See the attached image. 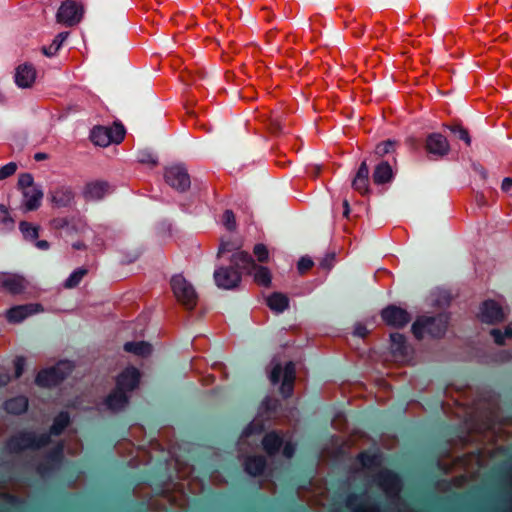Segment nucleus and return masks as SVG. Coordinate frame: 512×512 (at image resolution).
Returning <instances> with one entry per match:
<instances>
[{"mask_svg":"<svg viewBox=\"0 0 512 512\" xmlns=\"http://www.w3.org/2000/svg\"><path fill=\"white\" fill-rule=\"evenodd\" d=\"M381 465L380 455L362 452L357 456L353 470L370 474L387 497H398L402 488L400 478L395 473L381 468Z\"/></svg>","mask_w":512,"mask_h":512,"instance_id":"f257e3e1","label":"nucleus"},{"mask_svg":"<svg viewBox=\"0 0 512 512\" xmlns=\"http://www.w3.org/2000/svg\"><path fill=\"white\" fill-rule=\"evenodd\" d=\"M268 378L272 384L280 383V393L284 397H290L294 391L296 379V367L292 361L286 362L284 365L274 357L268 369Z\"/></svg>","mask_w":512,"mask_h":512,"instance_id":"f03ea898","label":"nucleus"},{"mask_svg":"<svg viewBox=\"0 0 512 512\" xmlns=\"http://www.w3.org/2000/svg\"><path fill=\"white\" fill-rule=\"evenodd\" d=\"M449 324V317L445 313L436 316H420L412 325V333L416 339L421 340L425 336L440 338L444 336Z\"/></svg>","mask_w":512,"mask_h":512,"instance_id":"7ed1b4c3","label":"nucleus"},{"mask_svg":"<svg viewBox=\"0 0 512 512\" xmlns=\"http://www.w3.org/2000/svg\"><path fill=\"white\" fill-rule=\"evenodd\" d=\"M74 368L73 362L61 360L51 367L40 370L35 377V383L43 388L56 387L72 374Z\"/></svg>","mask_w":512,"mask_h":512,"instance_id":"20e7f679","label":"nucleus"},{"mask_svg":"<svg viewBox=\"0 0 512 512\" xmlns=\"http://www.w3.org/2000/svg\"><path fill=\"white\" fill-rule=\"evenodd\" d=\"M50 442L49 434L37 436L32 432H19L10 437L6 443V450L11 454H18L26 450H36Z\"/></svg>","mask_w":512,"mask_h":512,"instance_id":"39448f33","label":"nucleus"},{"mask_svg":"<svg viewBox=\"0 0 512 512\" xmlns=\"http://www.w3.org/2000/svg\"><path fill=\"white\" fill-rule=\"evenodd\" d=\"M262 445L265 452L270 456L276 455L281 448L283 456L288 459L291 458L295 452L293 436L289 432L271 431L264 436Z\"/></svg>","mask_w":512,"mask_h":512,"instance_id":"423d86ee","label":"nucleus"},{"mask_svg":"<svg viewBox=\"0 0 512 512\" xmlns=\"http://www.w3.org/2000/svg\"><path fill=\"white\" fill-rule=\"evenodd\" d=\"M170 286L177 302L186 310L192 311L198 304V294L193 285L182 274L173 275Z\"/></svg>","mask_w":512,"mask_h":512,"instance_id":"0eeeda50","label":"nucleus"},{"mask_svg":"<svg viewBox=\"0 0 512 512\" xmlns=\"http://www.w3.org/2000/svg\"><path fill=\"white\" fill-rule=\"evenodd\" d=\"M227 256L230 263L245 270L247 264H253V258L249 252L242 249V242L239 240L222 241L218 250V257Z\"/></svg>","mask_w":512,"mask_h":512,"instance_id":"6e6552de","label":"nucleus"},{"mask_svg":"<svg viewBox=\"0 0 512 512\" xmlns=\"http://www.w3.org/2000/svg\"><path fill=\"white\" fill-rule=\"evenodd\" d=\"M298 495L312 507L323 506V501L328 497L326 482L322 479H313L309 487H300L298 489Z\"/></svg>","mask_w":512,"mask_h":512,"instance_id":"1a4fd4ad","label":"nucleus"},{"mask_svg":"<svg viewBox=\"0 0 512 512\" xmlns=\"http://www.w3.org/2000/svg\"><path fill=\"white\" fill-rule=\"evenodd\" d=\"M142 372L133 365L122 369L115 377V387L128 395L139 389Z\"/></svg>","mask_w":512,"mask_h":512,"instance_id":"9d476101","label":"nucleus"},{"mask_svg":"<svg viewBox=\"0 0 512 512\" xmlns=\"http://www.w3.org/2000/svg\"><path fill=\"white\" fill-rule=\"evenodd\" d=\"M241 268L221 266L215 269L213 277L216 285L225 290H233L240 287L242 282Z\"/></svg>","mask_w":512,"mask_h":512,"instance_id":"9b49d317","label":"nucleus"},{"mask_svg":"<svg viewBox=\"0 0 512 512\" xmlns=\"http://www.w3.org/2000/svg\"><path fill=\"white\" fill-rule=\"evenodd\" d=\"M83 5L75 0H65L61 3L56 20L58 23L71 27L78 24L83 17Z\"/></svg>","mask_w":512,"mask_h":512,"instance_id":"f8f14e48","label":"nucleus"},{"mask_svg":"<svg viewBox=\"0 0 512 512\" xmlns=\"http://www.w3.org/2000/svg\"><path fill=\"white\" fill-rule=\"evenodd\" d=\"M126 135V129L119 120H114L112 125H98V146L107 147L123 142Z\"/></svg>","mask_w":512,"mask_h":512,"instance_id":"ddd939ff","label":"nucleus"},{"mask_svg":"<svg viewBox=\"0 0 512 512\" xmlns=\"http://www.w3.org/2000/svg\"><path fill=\"white\" fill-rule=\"evenodd\" d=\"M424 149L429 158L440 159L450 152V143L441 133H430L425 139Z\"/></svg>","mask_w":512,"mask_h":512,"instance_id":"4468645a","label":"nucleus"},{"mask_svg":"<svg viewBox=\"0 0 512 512\" xmlns=\"http://www.w3.org/2000/svg\"><path fill=\"white\" fill-rule=\"evenodd\" d=\"M44 307L40 303H27L22 305H15L5 312V318L10 324H19L27 318L41 313Z\"/></svg>","mask_w":512,"mask_h":512,"instance_id":"2eb2a0df","label":"nucleus"},{"mask_svg":"<svg viewBox=\"0 0 512 512\" xmlns=\"http://www.w3.org/2000/svg\"><path fill=\"white\" fill-rule=\"evenodd\" d=\"M165 182L173 189L184 192L190 188V176L186 169L179 165L167 167L164 171Z\"/></svg>","mask_w":512,"mask_h":512,"instance_id":"dca6fc26","label":"nucleus"},{"mask_svg":"<svg viewBox=\"0 0 512 512\" xmlns=\"http://www.w3.org/2000/svg\"><path fill=\"white\" fill-rule=\"evenodd\" d=\"M395 170L387 161L378 163L372 173L373 184L377 187L378 193H384L395 177Z\"/></svg>","mask_w":512,"mask_h":512,"instance_id":"f3484780","label":"nucleus"},{"mask_svg":"<svg viewBox=\"0 0 512 512\" xmlns=\"http://www.w3.org/2000/svg\"><path fill=\"white\" fill-rule=\"evenodd\" d=\"M63 460V447L58 445L48 452L37 465V472L44 477L56 469H59Z\"/></svg>","mask_w":512,"mask_h":512,"instance_id":"a211bd4d","label":"nucleus"},{"mask_svg":"<svg viewBox=\"0 0 512 512\" xmlns=\"http://www.w3.org/2000/svg\"><path fill=\"white\" fill-rule=\"evenodd\" d=\"M381 317L385 324L394 328H402L411 320L410 314L405 309L395 305L384 308L381 311Z\"/></svg>","mask_w":512,"mask_h":512,"instance_id":"6ab92c4d","label":"nucleus"},{"mask_svg":"<svg viewBox=\"0 0 512 512\" xmlns=\"http://www.w3.org/2000/svg\"><path fill=\"white\" fill-rule=\"evenodd\" d=\"M370 170L367 162L364 160L359 165L355 175L352 178L351 186L354 191L363 197H368L372 193L370 187Z\"/></svg>","mask_w":512,"mask_h":512,"instance_id":"aec40b11","label":"nucleus"},{"mask_svg":"<svg viewBox=\"0 0 512 512\" xmlns=\"http://www.w3.org/2000/svg\"><path fill=\"white\" fill-rule=\"evenodd\" d=\"M27 284L23 276L0 273V292H7L13 296L20 295L25 292Z\"/></svg>","mask_w":512,"mask_h":512,"instance_id":"412c9836","label":"nucleus"},{"mask_svg":"<svg viewBox=\"0 0 512 512\" xmlns=\"http://www.w3.org/2000/svg\"><path fill=\"white\" fill-rule=\"evenodd\" d=\"M174 467L177 471V477L179 479H183V480L188 479L187 486L191 493L198 494L203 491L204 486H203L202 481L197 477L190 478V476L193 473L192 466H190L189 464H187L179 459H175Z\"/></svg>","mask_w":512,"mask_h":512,"instance_id":"4be33fe9","label":"nucleus"},{"mask_svg":"<svg viewBox=\"0 0 512 512\" xmlns=\"http://www.w3.org/2000/svg\"><path fill=\"white\" fill-rule=\"evenodd\" d=\"M130 398V395L114 387V389L102 401V406L105 410L111 413H117L128 406Z\"/></svg>","mask_w":512,"mask_h":512,"instance_id":"5701e85b","label":"nucleus"},{"mask_svg":"<svg viewBox=\"0 0 512 512\" xmlns=\"http://www.w3.org/2000/svg\"><path fill=\"white\" fill-rule=\"evenodd\" d=\"M506 315L499 303L494 300H486L480 309V318L483 322L494 324L502 322Z\"/></svg>","mask_w":512,"mask_h":512,"instance_id":"b1692460","label":"nucleus"},{"mask_svg":"<svg viewBox=\"0 0 512 512\" xmlns=\"http://www.w3.org/2000/svg\"><path fill=\"white\" fill-rule=\"evenodd\" d=\"M244 271L252 272L253 281L256 285L264 288L271 287L272 273L268 267L257 265L253 260V264H247V268Z\"/></svg>","mask_w":512,"mask_h":512,"instance_id":"393cba45","label":"nucleus"},{"mask_svg":"<svg viewBox=\"0 0 512 512\" xmlns=\"http://www.w3.org/2000/svg\"><path fill=\"white\" fill-rule=\"evenodd\" d=\"M19 230L21 231L24 239L34 241L37 248L47 250L50 244L46 240H38L40 227L28 221H21L19 223Z\"/></svg>","mask_w":512,"mask_h":512,"instance_id":"a878e982","label":"nucleus"},{"mask_svg":"<svg viewBox=\"0 0 512 512\" xmlns=\"http://www.w3.org/2000/svg\"><path fill=\"white\" fill-rule=\"evenodd\" d=\"M346 506L352 512H380L379 507L371 503L369 498L365 495H349L346 500Z\"/></svg>","mask_w":512,"mask_h":512,"instance_id":"bb28decb","label":"nucleus"},{"mask_svg":"<svg viewBox=\"0 0 512 512\" xmlns=\"http://www.w3.org/2000/svg\"><path fill=\"white\" fill-rule=\"evenodd\" d=\"M36 79V70L31 64H21L16 68L15 82L21 88L31 87Z\"/></svg>","mask_w":512,"mask_h":512,"instance_id":"cd10ccee","label":"nucleus"},{"mask_svg":"<svg viewBox=\"0 0 512 512\" xmlns=\"http://www.w3.org/2000/svg\"><path fill=\"white\" fill-rule=\"evenodd\" d=\"M23 195L22 208L24 211L37 210L43 198V192L37 187L21 190Z\"/></svg>","mask_w":512,"mask_h":512,"instance_id":"c85d7f7f","label":"nucleus"},{"mask_svg":"<svg viewBox=\"0 0 512 512\" xmlns=\"http://www.w3.org/2000/svg\"><path fill=\"white\" fill-rule=\"evenodd\" d=\"M162 496L171 504L175 505L179 508H184L188 504L187 497L183 491V487L181 485H174L172 490L164 489L162 491Z\"/></svg>","mask_w":512,"mask_h":512,"instance_id":"c756f323","label":"nucleus"},{"mask_svg":"<svg viewBox=\"0 0 512 512\" xmlns=\"http://www.w3.org/2000/svg\"><path fill=\"white\" fill-rule=\"evenodd\" d=\"M125 352L133 354L138 358H147L151 355L152 345L145 341H130L123 346Z\"/></svg>","mask_w":512,"mask_h":512,"instance_id":"7c9ffc66","label":"nucleus"},{"mask_svg":"<svg viewBox=\"0 0 512 512\" xmlns=\"http://www.w3.org/2000/svg\"><path fill=\"white\" fill-rule=\"evenodd\" d=\"M267 306L276 313H282L289 307V298L281 292H273L266 298Z\"/></svg>","mask_w":512,"mask_h":512,"instance_id":"2f4dec72","label":"nucleus"},{"mask_svg":"<svg viewBox=\"0 0 512 512\" xmlns=\"http://www.w3.org/2000/svg\"><path fill=\"white\" fill-rule=\"evenodd\" d=\"M73 193L66 188H56L51 194V202L57 208L68 207L73 202Z\"/></svg>","mask_w":512,"mask_h":512,"instance_id":"473e14b6","label":"nucleus"},{"mask_svg":"<svg viewBox=\"0 0 512 512\" xmlns=\"http://www.w3.org/2000/svg\"><path fill=\"white\" fill-rule=\"evenodd\" d=\"M4 409L7 413L20 415L28 409V399L25 396H16L8 399L4 403Z\"/></svg>","mask_w":512,"mask_h":512,"instance_id":"72a5a7b5","label":"nucleus"},{"mask_svg":"<svg viewBox=\"0 0 512 512\" xmlns=\"http://www.w3.org/2000/svg\"><path fill=\"white\" fill-rule=\"evenodd\" d=\"M245 471L252 475H261L266 467V460L263 456L248 457L245 461Z\"/></svg>","mask_w":512,"mask_h":512,"instance_id":"f704fd0d","label":"nucleus"},{"mask_svg":"<svg viewBox=\"0 0 512 512\" xmlns=\"http://www.w3.org/2000/svg\"><path fill=\"white\" fill-rule=\"evenodd\" d=\"M88 269L79 267L75 269L70 276L63 282L62 286L65 289H72L79 285L82 279L88 274Z\"/></svg>","mask_w":512,"mask_h":512,"instance_id":"c9c22d12","label":"nucleus"},{"mask_svg":"<svg viewBox=\"0 0 512 512\" xmlns=\"http://www.w3.org/2000/svg\"><path fill=\"white\" fill-rule=\"evenodd\" d=\"M70 424V416L67 412H60L54 419L50 428V433L59 435Z\"/></svg>","mask_w":512,"mask_h":512,"instance_id":"e433bc0d","label":"nucleus"},{"mask_svg":"<svg viewBox=\"0 0 512 512\" xmlns=\"http://www.w3.org/2000/svg\"><path fill=\"white\" fill-rule=\"evenodd\" d=\"M68 32H61L52 41V43L48 47H43L42 52L47 56H53L57 53L62 43L68 36Z\"/></svg>","mask_w":512,"mask_h":512,"instance_id":"4c0bfd02","label":"nucleus"},{"mask_svg":"<svg viewBox=\"0 0 512 512\" xmlns=\"http://www.w3.org/2000/svg\"><path fill=\"white\" fill-rule=\"evenodd\" d=\"M398 146V142L394 140H385L380 142L375 147V154L379 157H384L387 154L394 153Z\"/></svg>","mask_w":512,"mask_h":512,"instance_id":"58836bf2","label":"nucleus"},{"mask_svg":"<svg viewBox=\"0 0 512 512\" xmlns=\"http://www.w3.org/2000/svg\"><path fill=\"white\" fill-rule=\"evenodd\" d=\"M221 223L225 227L226 230L233 232L237 229V221L234 212L230 209H227L223 212L221 216Z\"/></svg>","mask_w":512,"mask_h":512,"instance_id":"ea45409f","label":"nucleus"},{"mask_svg":"<svg viewBox=\"0 0 512 512\" xmlns=\"http://www.w3.org/2000/svg\"><path fill=\"white\" fill-rule=\"evenodd\" d=\"M50 227L54 230H61L64 228H68L70 225L75 227V218L71 217H55L53 218L50 223Z\"/></svg>","mask_w":512,"mask_h":512,"instance_id":"a19ab883","label":"nucleus"},{"mask_svg":"<svg viewBox=\"0 0 512 512\" xmlns=\"http://www.w3.org/2000/svg\"><path fill=\"white\" fill-rule=\"evenodd\" d=\"M491 335L498 345L504 344L505 339L512 338V322L505 327L504 333L499 329H493Z\"/></svg>","mask_w":512,"mask_h":512,"instance_id":"79ce46f5","label":"nucleus"},{"mask_svg":"<svg viewBox=\"0 0 512 512\" xmlns=\"http://www.w3.org/2000/svg\"><path fill=\"white\" fill-rule=\"evenodd\" d=\"M253 255L259 263H267L269 261V250L263 243H258L253 247Z\"/></svg>","mask_w":512,"mask_h":512,"instance_id":"37998d69","label":"nucleus"},{"mask_svg":"<svg viewBox=\"0 0 512 512\" xmlns=\"http://www.w3.org/2000/svg\"><path fill=\"white\" fill-rule=\"evenodd\" d=\"M313 267L314 262L309 256H302L297 262V272L301 276L308 274Z\"/></svg>","mask_w":512,"mask_h":512,"instance_id":"c03bdc74","label":"nucleus"},{"mask_svg":"<svg viewBox=\"0 0 512 512\" xmlns=\"http://www.w3.org/2000/svg\"><path fill=\"white\" fill-rule=\"evenodd\" d=\"M453 133L458 134L459 139L465 142L467 146L471 145V137L469 131L460 124L447 126Z\"/></svg>","mask_w":512,"mask_h":512,"instance_id":"a18cd8bd","label":"nucleus"},{"mask_svg":"<svg viewBox=\"0 0 512 512\" xmlns=\"http://www.w3.org/2000/svg\"><path fill=\"white\" fill-rule=\"evenodd\" d=\"M0 223L6 228H13L15 224L9 208L4 204H0Z\"/></svg>","mask_w":512,"mask_h":512,"instance_id":"49530a36","label":"nucleus"},{"mask_svg":"<svg viewBox=\"0 0 512 512\" xmlns=\"http://www.w3.org/2000/svg\"><path fill=\"white\" fill-rule=\"evenodd\" d=\"M33 176L30 173H21L18 177L17 187L18 189L25 190L35 187Z\"/></svg>","mask_w":512,"mask_h":512,"instance_id":"de8ad7c7","label":"nucleus"},{"mask_svg":"<svg viewBox=\"0 0 512 512\" xmlns=\"http://www.w3.org/2000/svg\"><path fill=\"white\" fill-rule=\"evenodd\" d=\"M17 169L18 165L15 162H9L6 165L0 167V181L13 176Z\"/></svg>","mask_w":512,"mask_h":512,"instance_id":"09e8293b","label":"nucleus"},{"mask_svg":"<svg viewBox=\"0 0 512 512\" xmlns=\"http://www.w3.org/2000/svg\"><path fill=\"white\" fill-rule=\"evenodd\" d=\"M115 189V186L107 181H98V199L110 195Z\"/></svg>","mask_w":512,"mask_h":512,"instance_id":"8fccbe9b","label":"nucleus"},{"mask_svg":"<svg viewBox=\"0 0 512 512\" xmlns=\"http://www.w3.org/2000/svg\"><path fill=\"white\" fill-rule=\"evenodd\" d=\"M26 359L23 356H17L13 360V366H14V378L18 379L22 376L24 372Z\"/></svg>","mask_w":512,"mask_h":512,"instance_id":"3c124183","label":"nucleus"},{"mask_svg":"<svg viewBox=\"0 0 512 512\" xmlns=\"http://www.w3.org/2000/svg\"><path fill=\"white\" fill-rule=\"evenodd\" d=\"M392 346L395 347L396 350L402 352L405 348V337L400 333H392L390 335Z\"/></svg>","mask_w":512,"mask_h":512,"instance_id":"603ef678","label":"nucleus"},{"mask_svg":"<svg viewBox=\"0 0 512 512\" xmlns=\"http://www.w3.org/2000/svg\"><path fill=\"white\" fill-rule=\"evenodd\" d=\"M9 489H10V488H9V487H7V486L0 485V496H1V497L6 498L10 503H15V502H17V501H18V500H17V498H16L15 496L10 495V494L8 493V490H9Z\"/></svg>","mask_w":512,"mask_h":512,"instance_id":"864d4df0","label":"nucleus"},{"mask_svg":"<svg viewBox=\"0 0 512 512\" xmlns=\"http://www.w3.org/2000/svg\"><path fill=\"white\" fill-rule=\"evenodd\" d=\"M501 189L503 192H509L512 189V178H504L501 184Z\"/></svg>","mask_w":512,"mask_h":512,"instance_id":"5fc2aeb1","label":"nucleus"},{"mask_svg":"<svg viewBox=\"0 0 512 512\" xmlns=\"http://www.w3.org/2000/svg\"><path fill=\"white\" fill-rule=\"evenodd\" d=\"M407 145L410 147L411 150L417 151L419 147V141L415 137H409L406 141Z\"/></svg>","mask_w":512,"mask_h":512,"instance_id":"6e6d98bb","label":"nucleus"},{"mask_svg":"<svg viewBox=\"0 0 512 512\" xmlns=\"http://www.w3.org/2000/svg\"><path fill=\"white\" fill-rule=\"evenodd\" d=\"M96 188V185L93 183L87 184L85 187L84 195L87 199H93V190Z\"/></svg>","mask_w":512,"mask_h":512,"instance_id":"4d7b16f0","label":"nucleus"},{"mask_svg":"<svg viewBox=\"0 0 512 512\" xmlns=\"http://www.w3.org/2000/svg\"><path fill=\"white\" fill-rule=\"evenodd\" d=\"M211 479H212V482L215 484V485H222V484H226V480L219 474V473H215L211 476Z\"/></svg>","mask_w":512,"mask_h":512,"instance_id":"13d9d810","label":"nucleus"},{"mask_svg":"<svg viewBox=\"0 0 512 512\" xmlns=\"http://www.w3.org/2000/svg\"><path fill=\"white\" fill-rule=\"evenodd\" d=\"M355 334L359 337H366L367 334H368V331L366 329V327L364 325H358L356 328H355Z\"/></svg>","mask_w":512,"mask_h":512,"instance_id":"bf43d9fd","label":"nucleus"},{"mask_svg":"<svg viewBox=\"0 0 512 512\" xmlns=\"http://www.w3.org/2000/svg\"><path fill=\"white\" fill-rule=\"evenodd\" d=\"M342 206H343V217L349 219L350 205H349V202L347 199L343 200Z\"/></svg>","mask_w":512,"mask_h":512,"instance_id":"052dcab7","label":"nucleus"},{"mask_svg":"<svg viewBox=\"0 0 512 512\" xmlns=\"http://www.w3.org/2000/svg\"><path fill=\"white\" fill-rule=\"evenodd\" d=\"M261 487L269 490L271 493H275V491H276V485L274 482H271V481L262 483Z\"/></svg>","mask_w":512,"mask_h":512,"instance_id":"680f3d73","label":"nucleus"},{"mask_svg":"<svg viewBox=\"0 0 512 512\" xmlns=\"http://www.w3.org/2000/svg\"><path fill=\"white\" fill-rule=\"evenodd\" d=\"M48 154L44 153V152H37L35 153L34 155V159L35 161L39 162V161H43V160H46L48 159Z\"/></svg>","mask_w":512,"mask_h":512,"instance_id":"e2e57ef3","label":"nucleus"},{"mask_svg":"<svg viewBox=\"0 0 512 512\" xmlns=\"http://www.w3.org/2000/svg\"><path fill=\"white\" fill-rule=\"evenodd\" d=\"M102 110H103V114H99L98 113V116H101V117H104L106 116V118L109 120L110 118H112V115L110 114L109 110L107 107H102Z\"/></svg>","mask_w":512,"mask_h":512,"instance_id":"0e129e2a","label":"nucleus"},{"mask_svg":"<svg viewBox=\"0 0 512 512\" xmlns=\"http://www.w3.org/2000/svg\"><path fill=\"white\" fill-rule=\"evenodd\" d=\"M95 133H96V127L92 128L91 133H90V139H91V141H92L94 144H96V141L94 140V138H95Z\"/></svg>","mask_w":512,"mask_h":512,"instance_id":"69168bd1","label":"nucleus"},{"mask_svg":"<svg viewBox=\"0 0 512 512\" xmlns=\"http://www.w3.org/2000/svg\"><path fill=\"white\" fill-rule=\"evenodd\" d=\"M252 428H253V424H251L250 426H248V428L246 429L245 431V434H250L252 432Z\"/></svg>","mask_w":512,"mask_h":512,"instance_id":"338daca9","label":"nucleus"},{"mask_svg":"<svg viewBox=\"0 0 512 512\" xmlns=\"http://www.w3.org/2000/svg\"><path fill=\"white\" fill-rule=\"evenodd\" d=\"M6 98L5 96L2 94V92L0 91V103H3L5 102Z\"/></svg>","mask_w":512,"mask_h":512,"instance_id":"774afa93","label":"nucleus"}]
</instances>
